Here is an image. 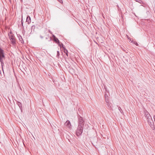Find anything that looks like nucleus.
I'll use <instances>...</instances> for the list:
<instances>
[{
    "instance_id": "obj_1",
    "label": "nucleus",
    "mask_w": 155,
    "mask_h": 155,
    "mask_svg": "<svg viewBox=\"0 0 155 155\" xmlns=\"http://www.w3.org/2000/svg\"><path fill=\"white\" fill-rule=\"evenodd\" d=\"M78 119V125L76 130V134L77 136H79L83 133V126L84 124L85 119L84 117H79Z\"/></svg>"
},
{
    "instance_id": "obj_2",
    "label": "nucleus",
    "mask_w": 155,
    "mask_h": 155,
    "mask_svg": "<svg viewBox=\"0 0 155 155\" xmlns=\"http://www.w3.org/2000/svg\"><path fill=\"white\" fill-rule=\"evenodd\" d=\"M5 58L4 50L0 47V61L1 64L3 72H4L3 69V67L4 65L3 62V59ZM4 73V72H3Z\"/></svg>"
},
{
    "instance_id": "obj_3",
    "label": "nucleus",
    "mask_w": 155,
    "mask_h": 155,
    "mask_svg": "<svg viewBox=\"0 0 155 155\" xmlns=\"http://www.w3.org/2000/svg\"><path fill=\"white\" fill-rule=\"evenodd\" d=\"M8 36L9 39L11 41L12 44L14 45L16 44V41L15 37L12 35H8Z\"/></svg>"
},
{
    "instance_id": "obj_4",
    "label": "nucleus",
    "mask_w": 155,
    "mask_h": 155,
    "mask_svg": "<svg viewBox=\"0 0 155 155\" xmlns=\"http://www.w3.org/2000/svg\"><path fill=\"white\" fill-rule=\"evenodd\" d=\"M147 119L149 124H153L154 123L152 117H148Z\"/></svg>"
},
{
    "instance_id": "obj_5",
    "label": "nucleus",
    "mask_w": 155,
    "mask_h": 155,
    "mask_svg": "<svg viewBox=\"0 0 155 155\" xmlns=\"http://www.w3.org/2000/svg\"><path fill=\"white\" fill-rule=\"evenodd\" d=\"M65 125L68 128H69V129H70L71 128V123L70 121L68 120H67L65 123Z\"/></svg>"
},
{
    "instance_id": "obj_6",
    "label": "nucleus",
    "mask_w": 155,
    "mask_h": 155,
    "mask_svg": "<svg viewBox=\"0 0 155 155\" xmlns=\"http://www.w3.org/2000/svg\"><path fill=\"white\" fill-rule=\"evenodd\" d=\"M53 40L60 47H61V45L60 41L57 37L53 38Z\"/></svg>"
},
{
    "instance_id": "obj_7",
    "label": "nucleus",
    "mask_w": 155,
    "mask_h": 155,
    "mask_svg": "<svg viewBox=\"0 0 155 155\" xmlns=\"http://www.w3.org/2000/svg\"><path fill=\"white\" fill-rule=\"evenodd\" d=\"M106 103H107V106L108 107V108L110 109H111L113 106V105L112 104H111L109 101H108Z\"/></svg>"
},
{
    "instance_id": "obj_8",
    "label": "nucleus",
    "mask_w": 155,
    "mask_h": 155,
    "mask_svg": "<svg viewBox=\"0 0 155 155\" xmlns=\"http://www.w3.org/2000/svg\"><path fill=\"white\" fill-rule=\"evenodd\" d=\"M104 97L105 99V101L106 102L109 101V97L108 96V95L107 93H105Z\"/></svg>"
},
{
    "instance_id": "obj_9",
    "label": "nucleus",
    "mask_w": 155,
    "mask_h": 155,
    "mask_svg": "<svg viewBox=\"0 0 155 155\" xmlns=\"http://www.w3.org/2000/svg\"><path fill=\"white\" fill-rule=\"evenodd\" d=\"M18 37L19 39V40L21 42V43H24V41L21 36L20 35H18Z\"/></svg>"
},
{
    "instance_id": "obj_10",
    "label": "nucleus",
    "mask_w": 155,
    "mask_h": 155,
    "mask_svg": "<svg viewBox=\"0 0 155 155\" xmlns=\"http://www.w3.org/2000/svg\"><path fill=\"white\" fill-rule=\"evenodd\" d=\"M26 22H28V24H29L31 22V19L30 17L28 15L26 18Z\"/></svg>"
},
{
    "instance_id": "obj_11",
    "label": "nucleus",
    "mask_w": 155,
    "mask_h": 155,
    "mask_svg": "<svg viewBox=\"0 0 155 155\" xmlns=\"http://www.w3.org/2000/svg\"><path fill=\"white\" fill-rule=\"evenodd\" d=\"M46 32L45 31L44 33H42L41 35H40V37L41 39H43L46 34Z\"/></svg>"
},
{
    "instance_id": "obj_12",
    "label": "nucleus",
    "mask_w": 155,
    "mask_h": 155,
    "mask_svg": "<svg viewBox=\"0 0 155 155\" xmlns=\"http://www.w3.org/2000/svg\"><path fill=\"white\" fill-rule=\"evenodd\" d=\"M17 104L18 105V106L21 109L22 108V104L19 101H17Z\"/></svg>"
},
{
    "instance_id": "obj_13",
    "label": "nucleus",
    "mask_w": 155,
    "mask_h": 155,
    "mask_svg": "<svg viewBox=\"0 0 155 155\" xmlns=\"http://www.w3.org/2000/svg\"><path fill=\"white\" fill-rule=\"evenodd\" d=\"M149 125L150 126L151 128L153 130H154L155 129V127H154V123L153 124H149Z\"/></svg>"
},
{
    "instance_id": "obj_14",
    "label": "nucleus",
    "mask_w": 155,
    "mask_h": 155,
    "mask_svg": "<svg viewBox=\"0 0 155 155\" xmlns=\"http://www.w3.org/2000/svg\"><path fill=\"white\" fill-rule=\"evenodd\" d=\"M104 88L106 92L108 94L109 93V90L108 89H107V87L106 86H104Z\"/></svg>"
},
{
    "instance_id": "obj_15",
    "label": "nucleus",
    "mask_w": 155,
    "mask_h": 155,
    "mask_svg": "<svg viewBox=\"0 0 155 155\" xmlns=\"http://www.w3.org/2000/svg\"><path fill=\"white\" fill-rule=\"evenodd\" d=\"M144 114L145 116H147L148 115H150L149 113L147 111H144Z\"/></svg>"
},
{
    "instance_id": "obj_16",
    "label": "nucleus",
    "mask_w": 155,
    "mask_h": 155,
    "mask_svg": "<svg viewBox=\"0 0 155 155\" xmlns=\"http://www.w3.org/2000/svg\"><path fill=\"white\" fill-rule=\"evenodd\" d=\"M64 50V52L66 54V55L68 56V50L66 49V48L65 49V50Z\"/></svg>"
},
{
    "instance_id": "obj_17",
    "label": "nucleus",
    "mask_w": 155,
    "mask_h": 155,
    "mask_svg": "<svg viewBox=\"0 0 155 155\" xmlns=\"http://www.w3.org/2000/svg\"><path fill=\"white\" fill-rule=\"evenodd\" d=\"M61 45V47H60L61 48H63L64 50L66 48L64 47V45L62 43H60Z\"/></svg>"
},
{
    "instance_id": "obj_18",
    "label": "nucleus",
    "mask_w": 155,
    "mask_h": 155,
    "mask_svg": "<svg viewBox=\"0 0 155 155\" xmlns=\"http://www.w3.org/2000/svg\"><path fill=\"white\" fill-rule=\"evenodd\" d=\"M21 25L23 27V28L24 29V26H23V21L22 19V18L21 20Z\"/></svg>"
},
{
    "instance_id": "obj_19",
    "label": "nucleus",
    "mask_w": 155,
    "mask_h": 155,
    "mask_svg": "<svg viewBox=\"0 0 155 155\" xmlns=\"http://www.w3.org/2000/svg\"><path fill=\"white\" fill-rule=\"evenodd\" d=\"M89 127V126H88V124H85L84 125V129H87L88 127Z\"/></svg>"
},
{
    "instance_id": "obj_20",
    "label": "nucleus",
    "mask_w": 155,
    "mask_h": 155,
    "mask_svg": "<svg viewBox=\"0 0 155 155\" xmlns=\"http://www.w3.org/2000/svg\"><path fill=\"white\" fill-rule=\"evenodd\" d=\"M118 109L119 110V111H120V112L121 113H122V112H123V111L122 110V109H121V107H118Z\"/></svg>"
},
{
    "instance_id": "obj_21",
    "label": "nucleus",
    "mask_w": 155,
    "mask_h": 155,
    "mask_svg": "<svg viewBox=\"0 0 155 155\" xmlns=\"http://www.w3.org/2000/svg\"><path fill=\"white\" fill-rule=\"evenodd\" d=\"M48 38H49V41H51V37H49V36H48V37H46L45 39H48Z\"/></svg>"
},
{
    "instance_id": "obj_22",
    "label": "nucleus",
    "mask_w": 155,
    "mask_h": 155,
    "mask_svg": "<svg viewBox=\"0 0 155 155\" xmlns=\"http://www.w3.org/2000/svg\"><path fill=\"white\" fill-rule=\"evenodd\" d=\"M60 55L59 53V51H57V56L58 57L59 56V55Z\"/></svg>"
},
{
    "instance_id": "obj_23",
    "label": "nucleus",
    "mask_w": 155,
    "mask_h": 155,
    "mask_svg": "<svg viewBox=\"0 0 155 155\" xmlns=\"http://www.w3.org/2000/svg\"><path fill=\"white\" fill-rule=\"evenodd\" d=\"M35 26H32L31 27V31L32 30V29H33V30H34V28H35Z\"/></svg>"
},
{
    "instance_id": "obj_24",
    "label": "nucleus",
    "mask_w": 155,
    "mask_h": 155,
    "mask_svg": "<svg viewBox=\"0 0 155 155\" xmlns=\"http://www.w3.org/2000/svg\"><path fill=\"white\" fill-rule=\"evenodd\" d=\"M60 3H63V1L62 0H58Z\"/></svg>"
},
{
    "instance_id": "obj_25",
    "label": "nucleus",
    "mask_w": 155,
    "mask_h": 155,
    "mask_svg": "<svg viewBox=\"0 0 155 155\" xmlns=\"http://www.w3.org/2000/svg\"><path fill=\"white\" fill-rule=\"evenodd\" d=\"M134 43L137 46H138V43H137V42H136V41H134Z\"/></svg>"
},
{
    "instance_id": "obj_26",
    "label": "nucleus",
    "mask_w": 155,
    "mask_h": 155,
    "mask_svg": "<svg viewBox=\"0 0 155 155\" xmlns=\"http://www.w3.org/2000/svg\"><path fill=\"white\" fill-rule=\"evenodd\" d=\"M52 37H53V38H56V37H55V35H52Z\"/></svg>"
},
{
    "instance_id": "obj_27",
    "label": "nucleus",
    "mask_w": 155,
    "mask_h": 155,
    "mask_svg": "<svg viewBox=\"0 0 155 155\" xmlns=\"http://www.w3.org/2000/svg\"><path fill=\"white\" fill-rule=\"evenodd\" d=\"M81 110V109H80V108H79V109H78V111H80V110Z\"/></svg>"
},
{
    "instance_id": "obj_28",
    "label": "nucleus",
    "mask_w": 155,
    "mask_h": 155,
    "mask_svg": "<svg viewBox=\"0 0 155 155\" xmlns=\"http://www.w3.org/2000/svg\"><path fill=\"white\" fill-rule=\"evenodd\" d=\"M49 32L51 33V32L50 31V30H49Z\"/></svg>"
},
{
    "instance_id": "obj_29",
    "label": "nucleus",
    "mask_w": 155,
    "mask_h": 155,
    "mask_svg": "<svg viewBox=\"0 0 155 155\" xmlns=\"http://www.w3.org/2000/svg\"><path fill=\"white\" fill-rule=\"evenodd\" d=\"M20 90L21 91V90H22V89H21V87H20Z\"/></svg>"
},
{
    "instance_id": "obj_30",
    "label": "nucleus",
    "mask_w": 155,
    "mask_h": 155,
    "mask_svg": "<svg viewBox=\"0 0 155 155\" xmlns=\"http://www.w3.org/2000/svg\"><path fill=\"white\" fill-rule=\"evenodd\" d=\"M21 2H22V0H21Z\"/></svg>"
},
{
    "instance_id": "obj_31",
    "label": "nucleus",
    "mask_w": 155,
    "mask_h": 155,
    "mask_svg": "<svg viewBox=\"0 0 155 155\" xmlns=\"http://www.w3.org/2000/svg\"><path fill=\"white\" fill-rule=\"evenodd\" d=\"M9 1L10 2H11V0H9Z\"/></svg>"
},
{
    "instance_id": "obj_32",
    "label": "nucleus",
    "mask_w": 155,
    "mask_h": 155,
    "mask_svg": "<svg viewBox=\"0 0 155 155\" xmlns=\"http://www.w3.org/2000/svg\"><path fill=\"white\" fill-rule=\"evenodd\" d=\"M79 116V117H80V115H79V116Z\"/></svg>"
}]
</instances>
